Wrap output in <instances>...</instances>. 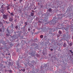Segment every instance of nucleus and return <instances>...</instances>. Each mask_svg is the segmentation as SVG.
Masks as SVG:
<instances>
[{
    "label": "nucleus",
    "mask_w": 73,
    "mask_h": 73,
    "mask_svg": "<svg viewBox=\"0 0 73 73\" xmlns=\"http://www.w3.org/2000/svg\"><path fill=\"white\" fill-rule=\"evenodd\" d=\"M59 19H60V18H56V17H53L52 20L49 22V25H54L55 23H56V22L57 21V20H58Z\"/></svg>",
    "instance_id": "1"
},
{
    "label": "nucleus",
    "mask_w": 73,
    "mask_h": 73,
    "mask_svg": "<svg viewBox=\"0 0 73 73\" xmlns=\"http://www.w3.org/2000/svg\"><path fill=\"white\" fill-rule=\"evenodd\" d=\"M4 7H5V5H1L0 8V11L1 12L3 13V14H4V11H5V10H6V9Z\"/></svg>",
    "instance_id": "2"
},
{
    "label": "nucleus",
    "mask_w": 73,
    "mask_h": 73,
    "mask_svg": "<svg viewBox=\"0 0 73 73\" xmlns=\"http://www.w3.org/2000/svg\"><path fill=\"white\" fill-rule=\"evenodd\" d=\"M3 18L4 19H8V15H3Z\"/></svg>",
    "instance_id": "3"
},
{
    "label": "nucleus",
    "mask_w": 73,
    "mask_h": 73,
    "mask_svg": "<svg viewBox=\"0 0 73 73\" xmlns=\"http://www.w3.org/2000/svg\"><path fill=\"white\" fill-rule=\"evenodd\" d=\"M9 20L11 22V21H13V18H12L11 17H9Z\"/></svg>",
    "instance_id": "4"
},
{
    "label": "nucleus",
    "mask_w": 73,
    "mask_h": 73,
    "mask_svg": "<svg viewBox=\"0 0 73 73\" xmlns=\"http://www.w3.org/2000/svg\"><path fill=\"white\" fill-rule=\"evenodd\" d=\"M63 46L64 47H66V43H64Z\"/></svg>",
    "instance_id": "5"
},
{
    "label": "nucleus",
    "mask_w": 73,
    "mask_h": 73,
    "mask_svg": "<svg viewBox=\"0 0 73 73\" xmlns=\"http://www.w3.org/2000/svg\"><path fill=\"white\" fill-rule=\"evenodd\" d=\"M58 33L59 35H61L62 33V32L61 31L59 30L58 31Z\"/></svg>",
    "instance_id": "6"
},
{
    "label": "nucleus",
    "mask_w": 73,
    "mask_h": 73,
    "mask_svg": "<svg viewBox=\"0 0 73 73\" xmlns=\"http://www.w3.org/2000/svg\"><path fill=\"white\" fill-rule=\"evenodd\" d=\"M40 37L41 38H42L44 37V36L42 35H41L40 36Z\"/></svg>",
    "instance_id": "7"
},
{
    "label": "nucleus",
    "mask_w": 73,
    "mask_h": 73,
    "mask_svg": "<svg viewBox=\"0 0 73 73\" xmlns=\"http://www.w3.org/2000/svg\"><path fill=\"white\" fill-rule=\"evenodd\" d=\"M52 9L51 8H49L48 9V11L49 12H52Z\"/></svg>",
    "instance_id": "8"
},
{
    "label": "nucleus",
    "mask_w": 73,
    "mask_h": 73,
    "mask_svg": "<svg viewBox=\"0 0 73 73\" xmlns=\"http://www.w3.org/2000/svg\"><path fill=\"white\" fill-rule=\"evenodd\" d=\"M31 16H34V13H31Z\"/></svg>",
    "instance_id": "9"
},
{
    "label": "nucleus",
    "mask_w": 73,
    "mask_h": 73,
    "mask_svg": "<svg viewBox=\"0 0 73 73\" xmlns=\"http://www.w3.org/2000/svg\"><path fill=\"white\" fill-rule=\"evenodd\" d=\"M6 8L7 9V10H8V9H10L9 6H7V7H6Z\"/></svg>",
    "instance_id": "10"
},
{
    "label": "nucleus",
    "mask_w": 73,
    "mask_h": 73,
    "mask_svg": "<svg viewBox=\"0 0 73 73\" xmlns=\"http://www.w3.org/2000/svg\"><path fill=\"white\" fill-rule=\"evenodd\" d=\"M3 21H4V23H5H5H6L7 24H8V22H7V21H6L5 22V21H4V20H3Z\"/></svg>",
    "instance_id": "11"
},
{
    "label": "nucleus",
    "mask_w": 73,
    "mask_h": 73,
    "mask_svg": "<svg viewBox=\"0 0 73 73\" xmlns=\"http://www.w3.org/2000/svg\"><path fill=\"white\" fill-rule=\"evenodd\" d=\"M5 28L4 27H3V32H4V31H5Z\"/></svg>",
    "instance_id": "12"
},
{
    "label": "nucleus",
    "mask_w": 73,
    "mask_h": 73,
    "mask_svg": "<svg viewBox=\"0 0 73 73\" xmlns=\"http://www.w3.org/2000/svg\"><path fill=\"white\" fill-rule=\"evenodd\" d=\"M70 52H71V53H72V55H73V52H72V50H69Z\"/></svg>",
    "instance_id": "13"
},
{
    "label": "nucleus",
    "mask_w": 73,
    "mask_h": 73,
    "mask_svg": "<svg viewBox=\"0 0 73 73\" xmlns=\"http://www.w3.org/2000/svg\"><path fill=\"white\" fill-rule=\"evenodd\" d=\"M11 16H14V14H13V13H11Z\"/></svg>",
    "instance_id": "14"
},
{
    "label": "nucleus",
    "mask_w": 73,
    "mask_h": 73,
    "mask_svg": "<svg viewBox=\"0 0 73 73\" xmlns=\"http://www.w3.org/2000/svg\"><path fill=\"white\" fill-rule=\"evenodd\" d=\"M25 24L26 25H27V24H28V22H26L25 23Z\"/></svg>",
    "instance_id": "15"
},
{
    "label": "nucleus",
    "mask_w": 73,
    "mask_h": 73,
    "mask_svg": "<svg viewBox=\"0 0 73 73\" xmlns=\"http://www.w3.org/2000/svg\"><path fill=\"white\" fill-rule=\"evenodd\" d=\"M73 45V44L72 43H70V46H72V45Z\"/></svg>",
    "instance_id": "16"
},
{
    "label": "nucleus",
    "mask_w": 73,
    "mask_h": 73,
    "mask_svg": "<svg viewBox=\"0 0 73 73\" xmlns=\"http://www.w3.org/2000/svg\"><path fill=\"white\" fill-rule=\"evenodd\" d=\"M15 28L16 29H17V28H18V26H15Z\"/></svg>",
    "instance_id": "17"
},
{
    "label": "nucleus",
    "mask_w": 73,
    "mask_h": 73,
    "mask_svg": "<svg viewBox=\"0 0 73 73\" xmlns=\"http://www.w3.org/2000/svg\"><path fill=\"white\" fill-rule=\"evenodd\" d=\"M25 71V69H24L23 70V72H24Z\"/></svg>",
    "instance_id": "18"
},
{
    "label": "nucleus",
    "mask_w": 73,
    "mask_h": 73,
    "mask_svg": "<svg viewBox=\"0 0 73 73\" xmlns=\"http://www.w3.org/2000/svg\"><path fill=\"white\" fill-rule=\"evenodd\" d=\"M66 37V35H65V34H64L63 35V37Z\"/></svg>",
    "instance_id": "19"
},
{
    "label": "nucleus",
    "mask_w": 73,
    "mask_h": 73,
    "mask_svg": "<svg viewBox=\"0 0 73 73\" xmlns=\"http://www.w3.org/2000/svg\"><path fill=\"white\" fill-rule=\"evenodd\" d=\"M23 1V0H20L19 3H21V1Z\"/></svg>",
    "instance_id": "20"
},
{
    "label": "nucleus",
    "mask_w": 73,
    "mask_h": 73,
    "mask_svg": "<svg viewBox=\"0 0 73 73\" xmlns=\"http://www.w3.org/2000/svg\"><path fill=\"white\" fill-rule=\"evenodd\" d=\"M28 31H31V29H30L29 28L28 29Z\"/></svg>",
    "instance_id": "21"
},
{
    "label": "nucleus",
    "mask_w": 73,
    "mask_h": 73,
    "mask_svg": "<svg viewBox=\"0 0 73 73\" xmlns=\"http://www.w3.org/2000/svg\"><path fill=\"white\" fill-rule=\"evenodd\" d=\"M6 36H9V34H6Z\"/></svg>",
    "instance_id": "22"
},
{
    "label": "nucleus",
    "mask_w": 73,
    "mask_h": 73,
    "mask_svg": "<svg viewBox=\"0 0 73 73\" xmlns=\"http://www.w3.org/2000/svg\"><path fill=\"white\" fill-rule=\"evenodd\" d=\"M38 22L39 23H42V22L40 21H39Z\"/></svg>",
    "instance_id": "23"
},
{
    "label": "nucleus",
    "mask_w": 73,
    "mask_h": 73,
    "mask_svg": "<svg viewBox=\"0 0 73 73\" xmlns=\"http://www.w3.org/2000/svg\"><path fill=\"white\" fill-rule=\"evenodd\" d=\"M63 28L64 29H65V30H66V31L67 30V29H65L64 28Z\"/></svg>",
    "instance_id": "24"
},
{
    "label": "nucleus",
    "mask_w": 73,
    "mask_h": 73,
    "mask_svg": "<svg viewBox=\"0 0 73 73\" xmlns=\"http://www.w3.org/2000/svg\"><path fill=\"white\" fill-rule=\"evenodd\" d=\"M1 31H2V30L1 29H0V32H1Z\"/></svg>",
    "instance_id": "25"
},
{
    "label": "nucleus",
    "mask_w": 73,
    "mask_h": 73,
    "mask_svg": "<svg viewBox=\"0 0 73 73\" xmlns=\"http://www.w3.org/2000/svg\"><path fill=\"white\" fill-rule=\"evenodd\" d=\"M50 50H51V51H52V50H53V49H51Z\"/></svg>",
    "instance_id": "26"
},
{
    "label": "nucleus",
    "mask_w": 73,
    "mask_h": 73,
    "mask_svg": "<svg viewBox=\"0 0 73 73\" xmlns=\"http://www.w3.org/2000/svg\"><path fill=\"white\" fill-rule=\"evenodd\" d=\"M2 54V55H3V56H5V55H4V54Z\"/></svg>",
    "instance_id": "27"
},
{
    "label": "nucleus",
    "mask_w": 73,
    "mask_h": 73,
    "mask_svg": "<svg viewBox=\"0 0 73 73\" xmlns=\"http://www.w3.org/2000/svg\"><path fill=\"white\" fill-rule=\"evenodd\" d=\"M8 12L9 13H10V12H9V11H8Z\"/></svg>",
    "instance_id": "28"
},
{
    "label": "nucleus",
    "mask_w": 73,
    "mask_h": 73,
    "mask_svg": "<svg viewBox=\"0 0 73 73\" xmlns=\"http://www.w3.org/2000/svg\"><path fill=\"white\" fill-rule=\"evenodd\" d=\"M17 65H18V66H19V64H17Z\"/></svg>",
    "instance_id": "29"
},
{
    "label": "nucleus",
    "mask_w": 73,
    "mask_h": 73,
    "mask_svg": "<svg viewBox=\"0 0 73 73\" xmlns=\"http://www.w3.org/2000/svg\"><path fill=\"white\" fill-rule=\"evenodd\" d=\"M7 31L8 32V34H9V31H8V30H7Z\"/></svg>",
    "instance_id": "30"
},
{
    "label": "nucleus",
    "mask_w": 73,
    "mask_h": 73,
    "mask_svg": "<svg viewBox=\"0 0 73 73\" xmlns=\"http://www.w3.org/2000/svg\"><path fill=\"white\" fill-rule=\"evenodd\" d=\"M32 12H35V11H33V10H32Z\"/></svg>",
    "instance_id": "31"
},
{
    "label": "nucleus",
    "mask_w": 73,
    "mask_h": 73,
    "mask_svg": "<svg viewBox=\"0 0 73 73\" xmlns=\"http://www.w3.org/2000/svg\"><path fill=\"white\" fill-rule=\"evenodd\" d=\"M10 72H12V70H10Z\"/></svg>",
    "instance_id": "32"
},
{
    "label": "nucleus",
    "mask_w": 73,
    "mask_h": 73,
    "mask_svg": "<svg viewBox=\"0 0 73 73\" xmlns=\"http://www.w3.org/2000/svg\"><path fill=\"white\" fill-rule=\"evenodd\" d=\"M21 70H22V71H23V69H21Z\"/></svg>",
    "instance_id": "33"
},
{
    "label": "nucleus",
    "mask_w": 73,
    "mask_h": 73,
    "mask_svg": "<svg viewBox=\"0 0 73 73\" xmlns=\"http://www.w3.org/2000/svg\"><path fill=\"white\" fill-rule=\"evenodd\" d=\"M8 55L9 56L10 55V54H9Z\"/></svg>",
    "instance_id": "34"
},
{
    "label": "nucleus",
    "mask_w": 73,
    "mask_h": 73,
    "mask_svg": "<svg viewBox=\"0 0 73 73\" xmlns=\"http://www.w3.org/2000/svg\"><path fill=\"white\" fill-rule=\"evenodd\" d=\"M42 6L41 5V8H42Z\"/></svg>",
    "instance_id": "35"
},
{
    "label": "nucleus",
    "mask_w": 73,
    "mask_h": 73,
    "mask_svg": "<svg viewBox=\"0 0 73 73\" xmlns=\"http://www.w3.org/2000/svg\"><path fill=\"white\" fill-rule=\"evenodd\" d=\"M14 1H16V0H13Z\"/></svg>",
    "instance_id": "36"
},
{
    "label": "nucleus",
    "mask_w": 73,
    "mask_h": 73,
    "mask_svg": "<svg viewBox=\"0 0 73 73\" xmlns=\"http://www.w3.org/2000/svg\"><path fill=\"white\" fill-rule=\"evenodd\" d=\"M19 71H21L20 70H19Z\"/></svg>",
    "instance_id": "37"
},
{
    "label": "nucleus",
    "mask_w": 73,
    "mask_h": 73,
    "mask_svg": "<svg viewBox=\"0 0 73 73\" xmlns=\"http://www.w3.org/2000/svg\"><path fill=\"white\" fill-rule=\"evenodd\" d=\"M19 11H21V10H19Z\"/></svg>",
    "instance_id": "38"
},
{
    "label": "nucleus",
    "mask_w": 73,
    "mask_h": 73,
    "mask_svg": "<svg viewBox=\"0 0 73 73\" xmlns=\"http://www.w3.org/2000/svg\"><path fill=\"white\" fill-rule=\"evenodd\" d=\"M72 20L73 21V19H72Z\"/></svg>",
    "instance_id": "39"
},
{
    "label": "nucleus",
    "mask_w": 73,
    "mask_h": 73,
    "mask_svg": "<svg viewBox=\"0 0 73 73\" xmlns=\"http://www.w3.org/2000/svg\"><path fill=\"white\" fill-rule=\"evenodd\" d=\"M47 16H49V15H48Z\"/></svg>",
    "instance_id": "40"
},
{
    "label": "nucleus",
    "mask_w": 73,
    "mask_h": 73,
    "mask_svg": "<svg viewBox=\"0 0 73 73\" xmlns=\"http://www.w3.org/2000/svg\"><path fill=\"white\" fill-rule=\"evenodd\" d=\"M0 73H1V72H0Z\"/></svg>",
    "instance_id": "41"
}]
</instances>
